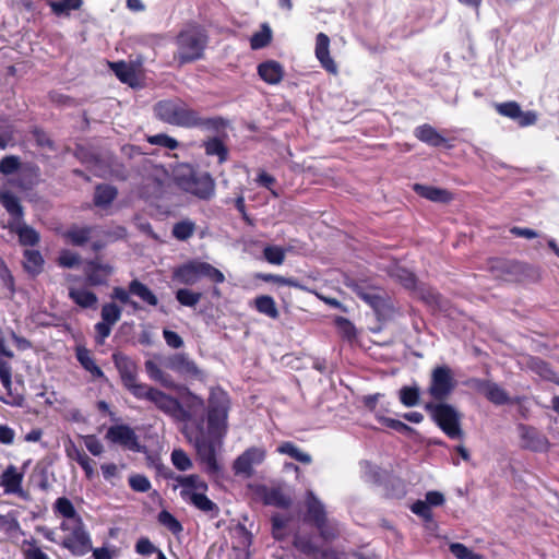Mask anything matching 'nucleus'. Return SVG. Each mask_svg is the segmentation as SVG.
I'll use <instances>...</instances> for the list:
<instances>
[{
    "instance_id": "53",
    "label": "nucleus",
    "mask_w": 559,
    "mask_h": 559,
    "mask_svg": "<svg viewBox=\"0 0 559 559\" xmlns=\"http://www.w3.org/2000/svg\"><path fill=\"white\" fill-rule=\"evenodd\" d=\"M263 255L269 263L274 265H281L285 260V251L278 246L265 247L263 250Z\"/></svg>"
},
{
    "instance_id": "8",
    "label": "nucleus",
    "mask_w": 559,
    "mask_h": 559,
    "mask_svg": "<svg viewBox=\"0 0 559 559\" xmlns=\"http://www.w3.org/2000/svg\"><path fill=\"white\" fill-rule=\"evenodd\" d=\"M61 530L64 535L62 538V547L68 549L74 556H84L92 549V539L85 530L82 518L76 520L62 521Z\"/></svg>"
},
{
    "instance_id": "29",
    "label": "nucleus",
    "mask_w": 559,
    "mask_h": 559,
    "mask_svg": "<svg viewBox=\"0 0 559 559\" xmlns=\"http://www.w3.org/2000/svg\"><path fill=\"white\" fill-rule=\"evenodd\" d=\"M23 473L19 472L14 465H9L0 475V486L7 493H16L21 490Z\"/></svg>"
},
{
    "instance_id": "23",
    "label": "nucleus",
    "mask_w": 559,
    "mask_h": 559,
    "mask_svg": "<svg viewBox=\"0 0 559 559\" xmlns=\"http://www.w3.org/2000/svg\"><path fill=\"white\" fill-rule=\"evenodd\" d=\"M258 75L270 85L282 82L285 75L284 67L276 60H266L258 64Z\"/></svg>"
},
{
    "instance_id": "44",
    "label": "nucleus",
    "mask_w": 559,
    "mask_h": 559,
    "mask_svg": "<svg viewBox=\"0 0 559 559\" xmlns=\"http://www.w3.org/2000/svg\"><path fill=\"white\" fill-rule=\"evenodd\" d=\"M401 403L406 407L416 406L419 403L420 392L418 386L404 385L399 391Z\"/></svg>"
},
{
    "instance_id": "49",
    "label": "nucleus",
    "mask_w": 559,
    "mask_h": 559,
    "mask_svg": "<svg viewBox=\"0 0 559 559\" xmlns=\"http://www.w3.org/2000/svg\"><path fill=\"white\" fill-rule=\"evenodd\" d=\"M21 168L19 156L7 155L0 159V174L4 176L13 175Z\"/></svg>"
},
{
    "instance_id": "1",
    "label": "nucleus",
    "mask_w": 559,
    "mask_h": 559,
    "mask_svg": "<svg viewBox=\"0 0 559 559\" xmlns=\"http://www.w3.org/2000/svg\"><path fill=\"white\" fill-rule=\"evenodd\" d=\"M111 359L123 388L135 399L147 400L164 414L191 423L186 428V437L193 444L198 461L204 465V472L211 477H217L222 472L217 450L222 447L228 428V394L223 390H212L205 416L197 417L186 411L176 397L146 383L138 382V365L131 357L122 352H115Z\"/></svg>"
},
{
    "instance_id": "27",
    "label": "nucleus",
    "mask_w": 559,
    "mask_h": 559,
    "mask_svg": "<svg viewBox=\"0 0 559 559\" xmlns=\"http://www.w3.org/2000/svg\"><path fill=\"white\" fill-rule=\"evenodd\" d=\"M0 204L10 215L8 223L23 221L24 211L20 199L9 190H0Z\"/></svg>"
},
{
    "instance_id": "46",
    "label": "nucleus",
    "mask_w": 559,
    "mask_h": 559,
    "mask_svg": "<svg viewBox=\"0 0 559 559\" xmlns=\"http://www.w3.org/2000/svg\"><path fill=\"white\" fill-rule=\"evenodd\" d=\"M420 299L428 306L436 309H443L444 298L440 293L432 288H421Z\"/></svg>"
},
{
    "instance_id": "34",
    "label": "nucleus",
    "mask_w": 559,
    "mask_h": 559,
    "mask_svg": "<svg viewBox=\"0 0 559 559\" xmlns=\"http://www.w3.org/2000/svg\"><path fill=\"white\" fill-rule=\"evenodd\" d=\"M129 292L131 295L139 297L143 302L148 306L156 307L158 305L157 296L150 289L148 286L140 282L139 280H132L129 283Z\"/></svg>"
},
{
    "instance_id": "20",
    "label": "nucleus",
    "mask_w": 559,
    "mask_h": 559,
    "mask_svg": "<svg viewBox=\"0 0 559 559\" xmlns=\"http://www.w3.org/2000/svg\"><path fill=\"white\" fill-rule=\"evenodd\" d=\"M471 382L474 389L483 393L495 405L509 403L508 393L497 383L484 379H472Z\"/></svg>"
},
{
    "instance_id": "54",
    "label": "nucleus",
    "mask_w": 559,
    "mask_h": 559,
    "mask_svg": "<svg viewBox=\"0 0 559 559\" xmlns=\"http://www.w3.org/2000/svg\"><path fill=\"white\" fill-rule=\"evenodd\" d=\"M131 293L128 289H124L123 287H114L111 293V298L119 300L123 305L130 306L133 310H140L141 306L130 298Z\"/></svg>"
},
{
    "instance_id": "42",
    "label": "nucleus",
    "mask_w": 559,
    "mask_h": 559,
    "mask_svg": "<svg viewBox=\"0 0 559 559\" xmlns=\"http://www.w3.org/2000/svg\"><path fill=\"white\" fill-rule=\"evenodd\" d=\"M157 521L174 535H179L183 531L180 521L167 510H162L158 513Z\"/></svg>"
},
{
    "instance_id": "57",
    "label": "nucleus",
    "mask_w": 559,
    "mask_h": 559,
    "mask_svg": "<svg viewBox=\"0 0 559 559\" xmlns=\"http://www.w3.org/2000/svg\"><path fill=\"white\" fill-rule=\"evenodd\" d=\"M260 278H262L264 282H271V283H274L277 285L296 287V288L301 287L299 285V283L293 277H285V276L276 275V274H262V275H260Z\"/></svg>"
},
{
    "instance_id": "30",
    "label": "nucleus",
    "mask_w": 559,
    "mask_h": 559,
    "mask_svg": "<svg viewBox=\"0 0 559 559\" xmlns=\"http://www.w3.org/2000/svg\"><path fill=\"white\" fill-rule=\"evenodd\" d=\"M51 13L57 17H69L72 11H79L83 0H45Z\"/></svg>"
},
{
    "instance_id": "2",
    "label": "nucleus",
    "mask_w": 559,
    "mask_h": 559,
    "mask_svg": "<svg viewBox=\"0 0 559 559\" xmlns=\"http://www.w3.org/2000/svg\"><path fill=\"white\" fill-rule=\"evenodd\" d=\"M153 110L158 120L176 127L218 132L227 126V120L223 117H202L198 110L189 107L181 99L159 100L154 105Z\"/></svg>"
},
{
    "instance_id": "41",
    "label": "nucleus",
    "mask_w": 559,
    "mask_h": 559,
    "mask_svg": "<svg viewBox=\"0 0 559 559\" xmlns=\"http://www.w3.org/2000/svg\"><path fill=\"white\" fill-rule=\"evenodd\" d=\"M195 223L190 219H182L173 226V236L180 241H186L193 236Z\"/></svg>"
},
{
    "instance_id": "47",
    "label": "nucleus",
    "mask_w": 559,
    "mask_h": 559,
    "mask_svg": "<svg viewBox=\"0 0 559 559\" xmlns=\"http://www.w3.org/2000/svg\"><path fill=\"white\" fill-rule=\"evenodd\" d=\"M170 460L173 465L180 472L189 471L193 466L191 459L182 449H174Z\"/></svg>"
},
{
    "instance_id": "36",
    "label": "nucleus",
    "mask_w": 559,
    "mask_h": 559,
    "mask_svg": "<svg viewBox=\"0 0 559 559\" xmlns=\"http://www.w3.org/2000/svg\"><path fill=\"white\" fill-rule=\"evenodd\" d=\"M118 190L116 187L106 183H99L95 188L94 204L96 206L105 207L110 205L117 198Z\"/></svg>"
},
{
    "instance_id": "59",
    "label": "nucleus",
    "mask_w": 559,
    "mask_h": 559,
    "mask_svg": "<svg viewBox=\"0 0 559 559\" xmlns=\"http://www.w3.org/2000/svg\"><path fill=\"white\" fill-rule=\"evenodd\" d=\"M411 510H412L413 513H415L416 515L420 516L426 522H430L433 519L432 511L429 508L428 503H426L425 500H417V501H415L412 504Z\"/></svg>"
},
{
    "instance_id": "13",
    "label": "nucleus",
    "mask_w": 559,
    "mask_h": 559,
    "mask_svg": "<svg viewBox=\"0 0 559 559\" xmlns=\"http://www.w3.org/2000/svg\"><path fill=\"white\" fill-rule=\"evenodd\" d=\"M254 497L264 506H272L281 509H288L292 506V499L285 495L280 487H267L263 484L250 485Z\"/></svg>"
},
{
    "instance_id": "38",
    "label": "nucleus",
    "mask_w": 559,
    "mask_h": 559,
    "mask_svg": "<svg viewBox=\"0 0 559 559\" xmlns=\"http://www.w3.org/2000/svg\"><path fill=\"white\" fill-rule=\"evenodd\" d=\"M53 512L58 516H62L63 521L76 520L80 514L76 512L73 503L67 497H59L53 503Z\"/></svg>"
},
{
    "instance_id": "22",
    "label": "nucleus",
    "mask_w": 559,
    "mask_h": 559,
    "mask_svg": "<svg viewBox=\"0 0 559 559\" xmlns=\"http://www.w3.org/2000/svg\"><path fill=\"white\" fill-rule=\"evenodd\" d=\"M95 226L72 224L62 233L64 241L74 247L85 246L93 237Z\"/></svg>"
},
{
    "instance_id": "37",
    "label": "nucleus",
    "mask_w": 559,
    "mask_h": 559,
    "mask_svg": "<svg viewBox=\"0 0 559 559\" xmlns=\"http://www.w3.org/2000/svg\"><path fill=\"white\" fill-rule=\"evenodd\" d=\"M192 506H194L200 511H203L211 515V518H216L219 513V508L215 502H213L205 492L194 493L191 496V500H189Z\"/></svg>"
},
{
    "instance_id": "28",
    "label": "nucleus",
    "mask_w": 559,
    "mask_h": 559,
    "mask_svg": "<svg viewBox=\"0 0 559 559\" xmlns=\"http://www.w3.org/2000/svg\"><path fill=\"white\" fill-rule=\"evenodd\" d=\"M75 357L80 365L91 373L94 379H106L104 371L96 364L93 358L91 350L84 346H78L75 348Z\"/></svg>"
},
{
    "instance_id": "6",
    "label": "nucleus",
    "mask_w": 559,
    "mask_h": 559,
    "mask_svg": "<svg viewBox=\"0 0 559 559\" xmlns=\"http://www.w3.org/2000/svg\"><path fill=\"white\" fill-rule=\"evenodd\" d=\"M425 409L429 413L433 423L450 439H462L464 432L461 427L462 414L451 404L445 402L426 403Z\"/></svg>"
},
{
    "instance_id": "32",
    "label": "nucleus",
    "mask_w": 559,
    "mask_h": 559,
    "mask_svg": "<svg viewBox=\"0 0 559 559\" xmlns=\"http://www.w3.org/2000/svg\"><path fill=\"white\" fill-rule=\"evenodd\" d=\"M203 147L207 156H216L219 164L228 160L229 150L222 139L217 136L210 138L203 142Z\"/></svg>"
},
{
    "instance_id": "40",
    "label": "nucleus",
    "mask_w": 559,
    "mask_h": 559,
    "mask_svg": "<svg viewBox=\"0 0 559 559\" xmlns=\"http://www.w3.org/2000/svg\"><path fill=\"white\" fill-rule=\"evenodd\" d=\"M277 452H280L281 454H286L302 464H310L312 462L310 454L302 452L298 447H296L290 441H285L282 444H280L277 448Z\"/></svg>"
},
{
    "instance_id": "55",
    "label": "nucleus",
    "mask_w": 559,
    "mask_h": 559,
    "mask_svg": "<svg viewBox=\"0 0 559 559\" xmlns=\"http://www.w3.org/2000/svg\"><path fill=\"white\" fill-rule=\"evenodd\" d=\"M147 142L153 145L166 147L168 150H176L179 145L178 141L165 133H158L147 138Z\"/></svg>"
},
{
    "instance_id": "7",
    "label": "nucleus",
    "mask_w": 559,
    "mask_h": 559,
    "mask_svg": "<svg viewBox=\"0 0 559 559\" xmlns=\"http://www.w3.org/2000/svg\"><path fill=\"white\" fill-rule=\"evenodd\" d=\"M305 507L304 522L313 525L323 540H334L338 536V530L329 521L325 507L311 490L306 493Z\"/></svg>"
},
{
    "instance_id": "63",
    "label": "nucleus",
    "mask_w": 559,
    "mask_h": 559,
    "mask_svg": "<svg viewBox=\"0 0 559 559\" xmlns=\"http://www.w3.org/2000/svg\"><path fill=\"white\" fill-rule=\"evenodd\" d=\"M58 263L63 267L76 266L80 263V255L70 250H63L58 258Z\"/></svg>"
},
{
    "instance_id": "48",
    "label": "nucleus",
    "mask_w": 559,
    "mask_h": 559,
    "mask_svg": "<svg viewBox=\"0 0 559 559\" xmlns=\"http://www.w3.org/2000/svg\"><path fill=\"white\" fill-rule=\"evenodd\" d=\"M100 317L103 321L116 324L121 318V308L115 302H107L102 307Z\"/></svg>"
},
{
    "instance_id": "26",
    "label": "nucleus",
    "mask_w": 559,
    "mask_h": 559,
    "mask_svg": "<svg viewBox=\"0 0 559 559\" xmlns=\"http://www.w3.org/2000/svg\"><path fill=\"white\" fill-rule=\"evenodd\" d=\"M413 190L419 197L436 203L448 204L453 200V193L443 188L415 183Z\"/></svg>"
},
{
    "instance_id": "31",
    "label": "nucleus",
    "mask_w": 559,
    "mask_h": 559,
    "mask_svg": "<svg viewBox=\"0 0 559 559\" xmlns=\"http://www.w3.org/2000/svg\"><path fill=\"white\" fill-rule=\"evenodd\" d=\"M69 297L83 309L95 308L98 301L96 294L86 288L70 287Z\"/></svg>"
},
{
    "instance_id": "4",
    "label": "nucleus",
    "mask_w": 559,
    "mask_h": 559,
    "mask_svg": "<svg viewBox=\"0 0 559 559\" xmlns=\"http://www.w3.org/2000/svg\"><path fill=\"white\" fill-rule=\"evenodd\" d=\"M176 186L201 200H209L215 191V181L206 171H198L190 165L181 166L175 174Z\"/></svg>"
},
{
    "instance_id": "14",
    "label": "nucleus",
    "mask_w": 559,
    "mask_h": 559,
    "mask_svg": "<svg viewBox=\"0 0 559 559\" xmlns=\"http://www.w3.org/2000/svg\"><path fill=\"white\" fill-rule=\"evenodd\" d=\"M518 430L522 440V448L533 452H545L549 449V441L535 427L519 424Z\"/></svg>"
},
{
    "instance_id": "43",
    "label": "nucleus",
    "mask_w": 559,
    "mask_h": 559,
    "mask_svg": "<svg viewBox=\"0 0 559 559\" xmlns=\"http://www.w3.org/2000/svg\"><path fill=\"white\" fill-rule=\"evenodd\" d=\"M15 128L9 117L0 116V150L7 146L14 140Z\"/></svg>"
},
{
    "instance_id": "10",
    "label": "nucleus",
    "mask_w": 559,
    "mask_h": 559,
    "mask_svg": "<svg viewBox=\"0 0 559 559\" xmlns=\"http://www.w3.org/2000/svg\"><path fill=\"white\" fill-rule=\"evenodd\" d=\"M10 233L16 234L20 245L24 247L35 246V229L27 226L23 221L16 223H8L5 226ZM25 261L23 262L24 269L28 273L35 272V249L29 248L24 251Z\"/></svg>"
},
{
    "instance_id": "24",
    "label": "nucleus",
    "mask_w": 559,
    "mask_h": 559,
    "mask_svg": "<svg viewBox=\"0 0 559 559\" xmlns=\"http://www.w3.org/2000/svg\"><path fill=\"white\" fill-rule=\"evenodd\" d=\"M491 272L506 281H512L514 277L524 271L522 263L512 260L496 259L490 265Z\"/></svg>"
},
{
    "instance_id": "15",
    "label": "nucleus",
    "mask_w": 559,
    "mask_h": 559,
    "mask_svg": "<svg viewBox=\"0 0 559 559\" xmlns=\"http://www.w3.org/2000/svg\"><path fill=\"white\" fill-rule=\"evenodd\" d=\"M166 477L175 479L182 487L180 496L185 501L191 500L192 495L206 492L209 489L207 484L198 474L175 476L170 472Z\"/></svg>"
},
{
    "instance_id": "39",
    "label": "nucleus",
    "mask_w": 559,
    "mask_h": 559,
    "mask_svg": "<svg viewBox=\"0 0 559 559\" xmlns=\"http://www.w3.org/2000/svg\"><path fill=\"white\" fill-rule=\"evenodd\" d=\"M273 39L271 27L264 23L259 32H255L250 38V47L252 50H259L267 47Z\"/></svg>"
},
{
    "instance_id": "11",
    "label": "nucleus",
    "mask_w": 559,
    "mask_h": 559,
    "mask_svg": "<svg viewBox=\"0 0 559 559\" xmlns=\"http://www.w3.org/2000/svg\"><path fill=\"white\" fill-rule=\"evenodd\" d=\"M493 108L498 115L515 121L520 128L534 126L538 120L536 111H523L520 104L515 100L495 103Z\"/></svg>"
},
{
    "instance_id": "52",
    "label": "nucleus",
    "mask_w": 559,
    "mask_h": 559,
    "mask_svg": "<svg viewBox=\"0 0 559 559\" xmlns=\"http://www.w3.org/2000/svg\"><path fill=\"white\" fill-rule=\"evenodd\" d=\"M289 520L290 519L288 516L278 513L272 515V535L275 539L282 540L284 538V534L282 533V531H284L287 527Z\"/></svg>"
},
{
    "instance_id": "3",
    "label": "nucleus",
    "mask_w": 559,
    "mask_h": 559,
    "mask_svg": "<svg viewBox=\"0 0 559 559\" xmlns=\"http://www.w3.org/2000/svg\"><path fill=\"white\" fill-rule=\"evenodd\" d=\"M209 43V32L203 25L197 22L187 23L175 36L174 60L179 67L202 60Z\"/></svg>"
},
{
    "instance_id": "9",
    "label": "nucleus",
    "mask_w": 559,
    "mask_h": 559,
    "mask_svg": "<svg viewBox=\"0 0 559 559\" xmlns=\"http://www.w3.org/2000/svg\"><path fill=\"white\" fill-rule=\"evenodd\" d=\"M456 386L451 368L447 365L437 366L430 374L428 394L437 402L449 399Z\"/></svg>"
},
{
    "instance_id": "50",
    "label": "nucleus",
    "mask_w": 559,
    "mask_h": 559,
    "mask_svg": "<svg viewBox=\"0 0 559 559\" xmlns=\"http://www.w3.org/2000/svg\"><path fill=\"white\" fill-rule=\"evenodd\" d=\"M294 546L304 555L311 556L320 552L319 547L308 536H296Z\"/></svg>"
},
{
    "instance_id": "17",
    "label": "nucleus",
    "mask_w": 559,
    "mask_h": 559,
    "mask_svg": "<svg viewBox=\"0 0 559 559\" xmlns=\"http://www.w3.org/2000/svg\"><path fill=\"white\" fill-rule=\"evenodd\" d=\"M84 275L86 283L91 286H103L108 283L112 274V266L108 263H100L97 259L85 262Z\"/></svg>"
},
{
    "instance_id": "64",
    "label": "nucleus",
    "mask_w": 559,
    "mask_h": 559,
    "mask_svg": "<svg viewBox=\"0 0 559 559\" xmlns=\"http://www.w3.org/2000/svg\"><path fill=\"white\" fill-rule=\"evenodd\" d=\"M163 336L166 344L174 349H178L183 346L182 337L177 333L168 329L163 330Z\"/></svg>"
},
{
    "instance_id": "33",
    "label": "nucleus",
    "mask_w": 559,
    "mask_h": 559,
    "mask_svg": "<svg viewBox=\"0 0 559 559\" xmlns=\"http://www.w3.org/2000/svg\"><path fill=\"white\" fill-rule=\"evenodd\" d=\"M109 68L121 83L131 87L136 85V73L131 64L126 61L109 62Z\"/></svg>"
},
{
    "instance_id": "51",
    "label": "nucleus",
    "mask_w": 559,
    "mask_h": 559,
    "mask_svg": "<svg viewBox=\"0 0 559 559\" xmlns=\"http://www.w3.org/2000/svg\"><path fill=\"white\" fill-rule=\"evenodd\" d=\"M450 551L457 559H483L481 555L474 552L472 549L461 543L451 544Z\"/></svg>"
},
{
    "instance_id": "35",
    "label": "nucleus",
    "mask_w": 559,
    "mask_h": 559,
    "mask_svg": "<svg viewBox=\"0 0 559 559\" xmlns=\"http://www.w3.org/2000/svg\"><path fill=\"white\" fill-rule=\"evenodd\" d=\"M253 304L259 313H262L273 320H277L280 318V311L273 297L269 295H260L254 298Z\"/></svg>"
},
{
    "instance_id": "58",
    "label": "nucleus",
    "mask_w": 559,
    "mask_h": 559,
    "mask_svg": "<svg viewBox=\"0 0 559 559\" xmlns=\"http://www.w3.org/2000/svg\"><path fill=\"white\" fill-rule=\"evenodd\" d=\"M145 369L151 379L159 381L165 386H170L166 379V373L152 360L145 362Z\"/></svg>"
},
{
    "instance_id": "16",
    "label": "nucleus",
    "mask_w": 559,
    "mask_h": 559,
    "mask_svg": "<svg viewBox=\"0 0 559 559\" xmlns=\"http://www.w3.org/2000/svg\"><path fill=\"white\" fill-rule=\"evenodd\" d=\"M414 136L431 147H444L452 150L454 144L451 139L443 136L435 127L429 123H423L414 129Z\"/></svg>"
},
{
    "instance_id": "19",
    "label": "nucleus",
    "mask_w": 559,
    "mask_h": 559,
    "mask_svg": "<svg viewBox=\"0 0 559 559\" xmlns=\"http://www.w3.org/2000/svg\"><path fill=\"white\" fill-rule=\"evenodd\" d=\"M356 296L369 305L376 312H380L385 306V299L381 294V289L369 287L364 283H353L348 285Z\"/></svg>"
},
{
    "instance_id": "18",
    "label": "nucleus",
    "mask_w": 559,
    "mask_h": 559,
    "mask_svg": "<svg viewBox=\"0 0 559 559\" xmlns=\"http://www.w3.org/2000/svg\"><path fill=\"white\" fill-rule=\"evenodd\" d=\"M166 367L170 370L186 377L200 378L202 371L199 369L197 364L189 358L187 354L177 353L168 357Z\"/></svg>"
},
{
    "instance_id": "45",
    "label": "nucleus",
    "mask_w": 559,
    "mask_h": 559,
    "mask_svg": "<svg viewBox=\"0 0 559 559\" xmlns=\"http://www.w3.org/2000/svg\"><path fill=\"white\" fill-rule=\"evenodd\" d=\"M202 298V294L188 288H180L176 292L177 301L185 307H195Z\"/></svg>"
},
{
    "instance_id": "5",
    "label": "nucleus",
    "mask_w": 559,
    "mask_h": 559,
    "mask_svg": "<svg viewBox=\"0 0 559 559\" xmlns=\"http://www.w3.org/2000/svg\"><path fill=\"white\" fill-rule=\"evenodd\" d=\"M173 281L182 285H193L200 278L205 277L215 284L225 282V275L217 267L212 264L200 261L190 260L181 265H178L173 271Z\"/></svg>"
},
{
    "instance_id": "25",
    "label": "nucleus",
    "mask_w": 559,
    "mask_h": 559,
    "mask_svg": "<svg viewBox=\"0 0 559 559\" xmlns=\"http://www.w3.org/2000/svg\"><path fill=\"white\" fill-rule=\"evenodd\" d=\"M66 453L70 460L75 461L82 467L87 479L94 478V461L81 448L76 447L72 440H69L66 444Z\"/></svg>"
},
{
    "instance_id": "60",
    "label": "nucleus",
    "mask_w": 559,
    "mask_h": 559,
    "mask_svg": "<svg viewBox=\"0 0 559 559\" xmlns=\"http://www.w3.org/2000/svg\"><path fill=\"white\" fill-rule=\"evenodd\" d=\"M233 469L236 475L242 474L246 476H251L253 473V468L250 464V461H248L247 456L242 453L240 454L233 464Z\"/></svg>"
},
{
    "instance_id": "62",
    "label": "nucleus",
    "mask_w": 559,
    "mask_h": 559,
    "mask_svg": "<svg viewBox=\"0 0 559 559\" xmlns=\"http://www.w3.org/2000/svg\"><path fill=\"white\" fill-rule=\"evenodd\" d=\"M334 322L346 338L350 340L356 336L355 326L347 318L337 317Z\"/></svg>"
},
{
    "instance_id": "21",
    "label": "nucleus",
    "mask_w": 559,
    "mask_h": 559,
    "mask_svg": "<svg viewBox=\"0 0 559 559\" xmlns=\"http://www.w3.org/2000/svg\"><path fill=\"white\" fill-rule=\"evenodd\" d=\"M314 53L322 68L329 73L335 74L337 66L330 56V38L324 33H319L316 37Z\"/></svg>"
},
{
    "instance_id": "61",
    "label": "nucleus",
    "mask_w": 559,
    "mask_h": 559,
    "mask_svg": "<svg viewBox=\"0 0 559 559\" xmlns=\"http://www.w3.org/2000/svg\"><path fill=\"white\" fill-rule=\"evenodd\" d=\"M531 368L537 372L539 376L550 379L555 372L552 371L549 362L543 360L542 358L535 357L531 361Z\"/></svg>"
},
{
    "instance_id": "12",
    "label": "nucleus",
    "mask_w": 559,
    "mask_h": 559,
    "mask_svg": "<svg viewBox=\"0 0 559 559\" xmlns=\"http://www.w3.org/2000/svg\"><path fill=\"white\" fill-rule=\"evenodd\" d=\"M106 438L112 443L121 445L123 449L138 453L145 451V447L140 443L138 435L128 425L121 424L109 427Z\"/></svg>"
},
{
    "instance_id": "56",
    "label": "nucleus",
    "mask_w": 559,
    "mask_h": 559,
    "mask_svg": "<svg viewBox=\"0 0 559 559\" xmlns=\"http://www.w3.org/2000/svg\"><path fill=\"white\" fill-rule=\"evenodd\" d=\"M129 486L136 492H147L151 489V481L145 475L134 474L129 477Z\"/></svg>"
}]
</instances>
